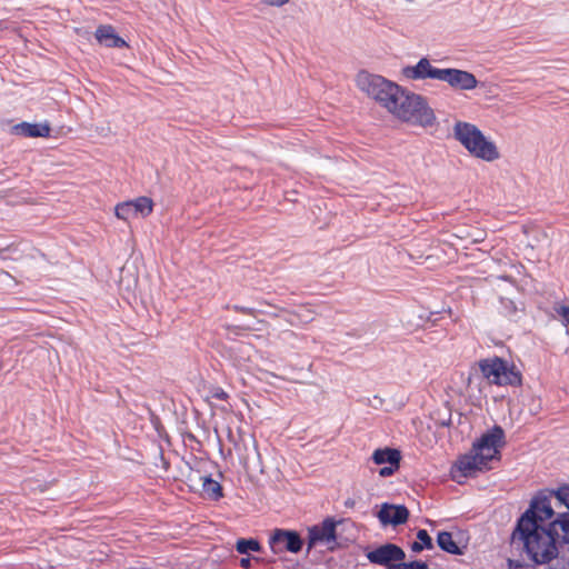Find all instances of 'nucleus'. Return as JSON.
I'll use <instances>...</instances> for the list:
<instances>
[{
	"label": "nucleus",
	"instance_id": "obj_1",
	"mask_svg": "<svg viewBox=\"0 0 569 569\" xmlns=\"http://www.w3.org/2000/svg\"><path fill=\"white\" fill-rule=\"evenodd\" d=\"M401 74L407 80H438L447 83L457 91H471L478 87L476 76L467 70L457 68H437L427 58H421L413 66H406Z\"/></svg>",
	"mask_w": 569,
	"mask_h": 569
},
{
	"label": "nucleus",
	"instance_id": "obj_2",
	"mask_svg": "<svg viewBox=\"0 0 569 569\" xmlns=\"http://www.w3.org/2000/svg\"><path fill=\"white\" fill-rule=\"evenodd\" d=\"M513 541H521L529 557L537 563H547L558 555L557 543L549 528L521 517L512 535Z\"/></svg>",
	"mask_w": 569,
	"mask_h": 569
},
{
	"label": "nucleus",
	"instance_id": "obj_3",
	"mask_svg": "<svg viewBox=\"0 0 569 569\" xmlns=\"http://www.w3.org/2000/svg\"><path fill=\"white\" fill-rule=\"evenodd\" d=\"M388 113L402 122L425 128L432 127L437 120L435 111L429 106L428 100L423 96L403 87L397 94Z\"/></svg>",
	"mask_w": 569,
	"mask_h": 569
},
{
	"label": "nucleus",
	"instance_id": "obj_4",
	"mask_svg": "<svg viewBox=\"0 0 569 569\" xmlns=\"http://www.w3.org/2000/svg\"><path fill=\"white\" fill-rule=\"evenodd\" d=\"M455 139L476 159L493 162L501 153L493 140L487 137L476 124L457 121L452 128Z\"/></svg>",
	"mask_w": 569,
	"mask_h": 569
},
{
	"label": "nucleus",
	"instance_id": "obj_5",
	"mask_svg": "<svg viewBox=\"0 0 569 569\" xmlns=\"http://www.w3.org/2000/svg\"><path fill=\"white\" fill-rule=\"evenodd\" d=\"M356 87L387 112L402 88L400 84L376 73L361 70L357 73Z\"/></svg>",
	"mask_w": 569,
	"mask_h": 569
},
{
	"label": "nucleus",
	"instance_id": "obj_6",
	"mask_svg": "<svg viewBox=\"0 0 569 569\" xmlns=\"http://www.w3.org/2000/svg\"><path fill=\"white\" fill-rule=\"evenodd\" d=\"M356 87L387 112L402 88L400 84L376 73L361 70L357 73Z\"/></svg>",
	"mask_w": 569,
	"mask_h": 569
},
{
	"label": "nucleus",
	"instance_id": "obj_7",
	"mask_svg": "<svg viewBox=\"0 0 569 569\" xmlns=\"http://www.w3.org/2000/svg\"><path fill=\"white\" fill-rule=\"evenodd\" d=\"M479 368L483 377L498 386H516L521 382V376L512 365L506 360L492 357L479 362Z\"/></svg>",
	"mask_w": 569,
	"mask_h": 569
},
{
	"label": "nucleus",
	"instance_id": "obj_8",
	"mask_svg": "<svg viewBox=\"0 0 569 569\" xmlns=\"http://www.w3.org/2000/svg\"><path fill=\"white\" fill-rule=\"evenodd\" d=\"M505 443V432L502 428L496 426L473 445V452H478L488 462L499 458L500 449Z\"/></svg>",
	"mask_w": 569,
	"mask_h": 569
},
{
	"label": "nucleus",
	"instance_id": "obj_9",
	"mask_svg": "<svg viewBox=\"0 0 569 569\" xmlns=\"http://www.w3.org/2000/svg\"><path fill=\"white\" fill-rule=\"evenodd\" d=\"M153 210V201L148 197H138L133 200L120 202L114 207L118 219L129 221L136 218H146Z\"/></svg>",
	"mask_w": 569,
	"mask_h": 569
},
{
	"label": "nucleus",
	"instance_id": "obj_10",
	"mask_svg": "<svg viewBox=\"0 0 569 569\" xmlns=\"http://www.w3.org/2000/svg\"><path fill=\"white\" fill-rule=\"evenodd\" d=\"M269 546L273 553L283 551L297 553L302 548V540L296 531L276 529L269 538Z\"/></svg>",
	"mask_w": 569,
	"mask_h": 569
},
{
	"label": "nucleus",
	"instance_id": "obj_11",
	"mask_svg": "<svg viewBox=\"0 0 569 569\" xmlns=\"http://www.w3.org/2000/svg\"><path fill=\"white\" fill-rule=\"evenodd\" d=\"M371 459L378 466L385 465L379 470V476L387 478L392 476L399 469L401 452L395 448H379L373 451Z\"/></svg>",
	"mask_w": 569,
	"mask_h": 569
},
{
	"label": "nucleus",
	"instance_id": "obj_12",
	"mask_svg": "<svg viewBox=\"0 0 569 569\" xmlns=\"http://www.w3.org/2000/svg\"><path fill=\"white\" fill-rule=\"evenodd\" d=\"M336 522L332 519H326L322 523L309 529L308 548L311 549L318 545L327 546L332 549L336 543Z\"/></svg>",
	"mask_w": 569,
	"mask_h": 569
},
{
	"label": "nucleus",
	"instance_id": "obj_13",
	"mask_svg": "<svg viewBox=\"0 0 569 569\" xmlns=\"http://www.w3.org/2000/svg\"><path fill=\"white\" fill-rule=\"evenodd\" d=\"M188 483L191 489L199 491L208 499L219 500L223 496L221 485L210 476L191 472L188 476Z\"/></svg>",
	"mask_w": 569,
	"mask_h": 569
},
{
	"label": "nucleus",
	"instance_id": "obj_14",
	"mask_svg": "<svg viewBox=\"0 0 569 569\" xmlns=\"http://www.w3.org/2000/svg\"><path fill=\"white\" fill-rule=\"evenodd\" d=\"M405 552L401 548L392 543L383 545L367 553L370 562L381 566H391L392 561H401L405 558Z\"/></svg>",
	"mask_w": 569,
	"mask_h": 569
},
{
	"label": "nucleus",
	"instance_id": "obj_15",
	"mask_svg": "<svg viewBox=\"0 0 569 569\" xmlns=\"http://www.w3.org/2000/svg\"><path fill=\"white\" fill-rule=\"evenodd\" d=\"M489 468V462L473 450L470 455L462 456L456 463V472L461 477H472Z\"/></svg>",
	"mask_w": 569,
	"mask_h": 569
},
{
	"label": "nucleus",
	"instance_id": "obj_16",
	"mask_svg": "<svg viewBox=\"0 0 569 569\" xmlns=\"http://www.w3.org/2000/svg\"><path fill=\"white\" fill-rule=\"evenodd\" d=\"M409 511L402 505L383 503L378 512V519L383 526L387 525H401L408 520Z\"/></svg>",
	"mask_w": 569,
	"mask_h": 569
},
{
	"label": "nucleus",
	"instance_id": "obj_17",
	"mask_svg": "<svg viewBox=\"0 0 569 569\" xmlns=\"http://www.w3.org/2000/svg\"><path fill=\"white\" fill-rule=\"evenodd\" d=\"M552 515L553 510L546 500H535L522 517H528L532 522L539 523L550 519Z\"/></svg>",
	"mask_w": 569,
	"mask_h": 569
},
{
	"label": "nucleus",
	"instance_id": "obj_18",
	"mask_svg": "<svg viewBox=\"0 0 569 569\" xmlns=\"http://www.w3.org/2000/svg\"><path fill=\"white\" fill-rule=\"evenodd\" d=\"M98 42L108 48L127 47V42L120 38L110 26H100L96 31Z\"/></svg>",
	"mask_w": 569,
	"mask_h": 569
},
{
	"label": "nucleus",
	"instance_id": "obj_19",
	"mask_svg": "<svg viewBox=\"0 0 569 569\" xmlns=\"http://www.w3.org/2000/svg\"><path fill=\"white\" fill-rule=\"evenodd\" d=\"M13 130L17 134H21L23 137L46 138V137H49L51 128L48 122H42V123L21 122V123L14 126Z\"/></svg>",
	"mask_w": 569,
	"mask_h": 569
},
{
	"label": "nucleus",
	"instance_id": "obj_20",
	"mask_svg": "<svg viewBox=\"0 0 569 569\" xmlns=\"http://www.w3.org/2000/svg\"><path fill=\"white\" fill-rule=\"evenodd\" d=\"M437 543L442 550L452 555H462L466 549V545H462L460 539H456L453 533L448 531L438 533Z\"/></svg>",
	"mask_w": 569,
	"mask_h": 569
},
{
	"label": "nucleus",
	"instance_id": "obj_21",
	"mask_svg": "<svg viewBox=\"0 0 569 569\" xmlns=\"http://www.w3.org/2000/svg\"><path fill=\"white\" fill-rule=\"evenodd\" d=\"M548 528L555 540L569 543V512L560 513Z\"/></svg>",
	"mask_w": 569,
	"mask_h": 569
},
{
	"label": "nucleus",
	"instance_id": "obj_22",
	"mask_svg": "<svg viewBox=\"0 0 569 569\" xmlns=\"http://www.w3.org/2000/svg\"><path fill=\"white\" fill-rule=\"evenodd\" d=\"M417 538L419 541H417L412 545L413 551H421L423 548H426V549L432 548V540L426 530H423V529L419 530L417 533Z\"/></svg>",
	"mask_w": 569,
	"mask_h": 569
},
{
	"label": "nucleus",
	"instance_id": "obj_23",
	"mask_svg": "<svg viewBox=\"0 0 569 569\" xmlns=\"http://www.w3.org/2000/svg\"><path fill=\"white\" fill-rule=\"evenodd\" d=\"M260 545L253 539H240L237 542V551L240 553H247L249 551H259Z\"/></svg>",
	"mask_w": 569,
	"mask_h": 569
},
{
	"label": "nucleus",
	"instance_id": "obj_24",
	"mask_svg": "<svg viewBox=\"0 0 569 569\" xmlns=\"http://www.w3.org/2000/svg\"><path fill=\"white\" fill-rule=\"evenodd\" d=\"M556 499L569 509V486H562L553 492Z\"/></svg>",
	"mask_w": 569,
	"mask_h": 569
},
{
	"label": "nucleus",
	"instance_id": "obj_25",
	"mask_svg": "<svg viewBox=\"0 0 569 569\" xmlns=\"http://www.w3.org/2000/svg\"><path fill=\"white\" fill-rule=\"evenodd\" d=\"M387 569H428L427 565L421 561L400 562L389 566Z\"/></svg>",
	"mask_w": 569,
	"mask_h": 569
},
{
	"label": "nucleus",
	"instance_id": "obj_26",
	"mask_svg": "<svg viewBox=\"0 0 569 569\" xmlns=\"http://www.w3.org/2000/svg\"><path fill=\"white\" fill-rule=\"evenodd\" d=\"M556 313L561 318L565 326H569V303H558L555 306Z\"/></svg>",
	"mask_w": 569,
	"mask_h": 569
},
{
	"label": "nucleus",
	"instance_id": "obj_27",
	"mask_svg": "<svg viewBox=\"0 0 569 569\" xmlns=\"http://www.w3.org/2000/svg\"><path fill=\"white\" fill-rule=\"evenodd\" d=\"M264 4L273 6V7H281L286 4L289 0H261Z\"/></svg>",
	"mask_w": 569,
	"mask_h": 569
},
{
	"label": "nucleus",
	"instance_id": "obj_28",
	"mask_svg": "<svg viewBox=\"0 0 569 569\" xmlns=\"http://www.w3.org/2000/svg\"><path fill=\"white\" fill-rule=\"evenodd\" d=\"M250 565H251V559H250V558H242V559L240 560V566H241L242 568H249V567H250Z\"/></svg>",
	"mask_w": 569,
	"mask_h": 569
},
{
	"label": "nucleus",
	"instance_id": "obj_29",
	"mask_svg": "<svg viewBox=\"0 0 569 569\" xmlns=\"http://www.w3.org/2000/svg\"><path fill=\"white\" fill-rule=\"evenodd\" d=\"M471 239L473 242H477L481 239V234L479 233L478 236L471 237Z\"/></svg>",
	"mask_w": 569,
	"mask_h": 569
}]
</instances>
